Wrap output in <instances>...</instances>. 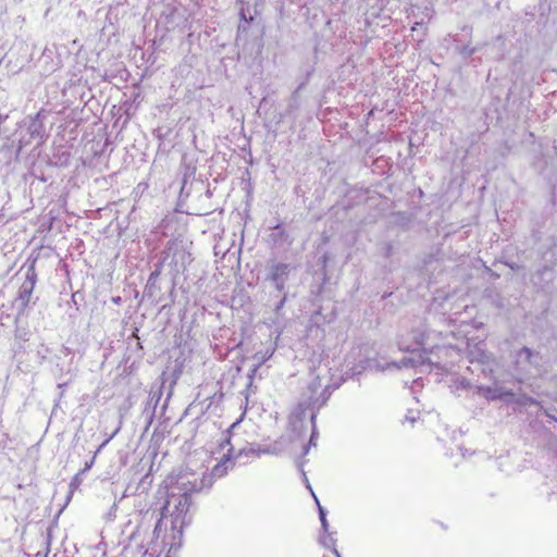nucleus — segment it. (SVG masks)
<instances>
[{
	"label": "nucleus",
	"mask_w": 557,
	"mask_h": 557,
	"mask_svg": "<svg viewBox=\"0 0 557 557\" xmlns=\"http://www.w3.org/2000/svg\"><path fill=\"white\" fill-rule=\"evenodd\" d=\"M193 242L188 240L182 235H178L168 240L164 249L161 252V260L163 263L170 259L169 267L171 274L176 277L186 271L187 267L193 262L194 257L191 253Z\"/></svg>",
	"instance_id": "1"
},
{
	"label": "nucleus",
	"mask_w": 557,
	"mask_h": 557,
	"mask_svg": "<svg viewBox=\"0 0 557 557\" xmlns=\"http://www.w3.org/2000/svg\"><path fill=\"white\" fill-rule=\"evenodd\" d=\"M413 344L406 345L403 341L398 342V346L400 350L409 351L410 356L403 357L398 362H393L392 364L398 369L401 368H428L432 370L433 368L445 369L444 366H441L438 360H433L432 358L424 357L421 352V347L424 345V334L413 332Z\"/></svg>",
	"instance_id": "2"
},
{
	"label": "nucleus",
	"mask_w": 557,
	"mask_h": 557,
	"mask_svg": "<svg viewBox=\"0 0 557 557\" xmlns=\"http://www.w3.org/2000/svg\"><path fill=\"white\" fill-rule=\"evenodd\" d=\"M557 256L554 251H546L537 268L532 272L530 281L537 289L549 293L556 278Z\"/></svg>",
	"instance_id": "3"
},
{
	"label": "nucleus",
	"mask_w": 557,
	"mask_h": 557,
	"mask_svg": "<svg viewBox=\"0 0 557 557\" xmlns=\"http://www.w3.org/2000/svg\"><path fill=\"white\" fill-rule=\"evenodd\" d=\"M220 446L222 448L230 446V448H228L227 453L224 454L222 460L213 467V469L210 473H203L202 478L200 479L199 482H197V480H195V482L191 483L193 491L201 492L205 488H210L214 482V479L224 476L227 473V470L231 467H233L232 453H233L234 448L231 445L230 430L227 431V434L224 435Z\"/></svg>",
	"instance_id": "4"
},
{
	"label": "nucleus",
	"mask_w": 557,
	"mask_h": 557,
	"mask_svg": "<svg viewBox=\"0 0 557 557\" xmlns=\"http://www.w3.org/2000/svg\"><path fill=\"white\" fill-rule=\"evenodd\" d=\"M37 282V273L34 263L30 264L24 276V281L18 287L16 296L13 301V306L16 309L15 322L25 314L26 309L29 305H35L38 297H34V289Z\"/></svg>",
	"instance_id": "5"
},
{
	"label": "nucleus",
	"mask_w": 557,
	"mask_h": 557,
	"mask_svg": "<svg viewBox=\"0 0 557 557\" xmlns=\"http://www.w3.org/2000/svg\"><path fill=\"white\" fill-rule=\"evenodd\" d=\"M543 357L539 351L524 346L516 352L515 370L523 376H533L541 373Z\"/></svg>",
	"instance_id": "6"
},
{
	"label": "nucleus",
	"mask_w": 557,
	"mask_h": 557,
	"mask_svg": "<svg viewBox=\"0 0 557 557\" xmlns=\"http://www.w3.org/2000/svg\"><path fill=\"white\" fill-rule=\"evenodd\" d=\"M265 271V281L269 282L278 293H283L292 272L296 271V267L287 262L269 260Z\"/></svg>",
	"instance_id": "7"
},
{
	"label": "nucleus",
	"mask_w": 557,
	"mask_h": 557,
	"mask_svg": "<svg viewBox=\"0 0 557 557\" xmlns=\"http://www.w3.org/2000/svg\"><path fill=\"white\" fill-rule=\"evenodd\" d=\"M191 492L194 491L190 487L180 496L178 502L175 505V509L171 513L173 528L180 525V528L183 529L184 527L190 524L191 516L188 515V512L191 506Z\"/></svg>",
	"instance_id": "8"
},
{
	"label": "nucleus",
	"mask_w": 557,
	"mask_h": 557,
	"mask_svg": "<svg viewBox=\"0 0 557 557\" xmlns=\"http://www.w3.org/2000/svg\"><path fill=\"white\" fill-rule=\"evenodd\" d=\"M162 267L163 261H159L154 264V270L150 273L144 289V297L157 302H159L162 298L161 286L159 283Z\"/></svg>",
	"instance_id": "9"
},
{
	"label": "nucleus",
	"mask_w": 557,
	"mask_h": 557,
	"mask_svg": "<svg viewBox=\"0 0 557 557\" xmlns=\"http://www.w3.org/2000/svg\"><path fill=\"white\" fill-rule=\"evenodd\" d=\"M342 382H336L324 386L315 396L308 395V406H312V411H319L323 406L326 405L332 393L339 388Z\"/></svg>",
	"instance_id": "10"
},
{
	"label": "nucleus",
	"mask_w": 557,
	"mask_h": 557,
	"mask_svg": "<svg viewBox=\"0 0 557 557\" xmlns=\"http://www.w3.org/2000/svg\"><path fill=\"white\" fill-rule=\"evenodd\" d=\"M475 389V393L479 396H482L487 400H503L505 403H508L509 399L507 398V396L511 395V389H506L504 387L476 385Z\"/></svg>",
	"instance_id": "11"
},
{
	"label": "nucleus",
	"mask_w": 557,
	"mask_h": 557,
	"mask_svg": "<svg viewBox=\"0 0 557 557\" xmlns=\"http://www.w3.org/2000/svg\"><path fill=\"white\" fill-rule=\"evenodd\" d=\"M468 349H469V360L472 364L478 366L482 362H487L493 356L484 349V342L481 341L475 343L473 347L470 345V341H468Z\"/></svg>",
	"instance_id": "12"
},
{
	"label": "nucleus",
	"mask_w": 557,
	"mask_h": 557,
	"mask_svg": "<svg viewBox=\"0 0 557 557\" xmlns=\"http://www.w3.org/2000/svg\"><path fill=\"white\" fill-rule=\"evenodd\" d=\"M421 352L424 357L432 358L433 360H438L441 362V366H444L445 369L436 368L437 370L442 372L447 371V366L443 363V358L447 357L449 352L451 351V346H433L430 349L425 347V344L421 347Z\"/></svg>",
	"instance_id": "13"
},
{
	"label": "nucleus",
	"mask_w": 557,
	"mask_h": 557,
	"mask_svg": "<svg viewBox=\"0 0 557 557\" xmlns=\"http://www.w3.org/2000/svg\"><path fill=\"white\" fill-rule=\"evenodd\" d=\"M27 131L32 138L42 140L46 137V128L42 121L41 112L32 117Z\"/></svg>",
	"instance_id": "14"
},
{
	"label": "nucleus",
	"mask_w": 557,
	"mask_h": 557,
	"mask_svg": "<svg viewBox=\"0 0 557 557\" xmlns=\"http://www.w3.org/2000/svg\"><path fill=\"white\" fill-rule=\"evenodd\" d=\"M15 323H18V321ZM30 335H32V333L27 327L20 326L18 324H16L15 330H14L15 347L18 350L25 349V343L29 341Z\"/></svg>",
	"instance_id": "15"
},
{
	"label": "nucleus",
	"mask_w": 557,
	"mask_h": 557,
	"mask_svg": "<svg viewBox=\"0 0 557 557\" xmlns=\"http://www.w3.org/2000/svg\"><path fill=\"white\" fill-rule=\"evenodd\" d=\"M313 72V69L307 72L306 79L299 84V86L293 91L292 96L288 99L287 109L289 112L298 109L299 107V91L305 88L307 85L311 74Z\"/></svg>",
	"instance_id": "16"
},
{
	"label": "nucleus",
	"mask_w": 557,
	"mask_h": 557,
	"mask_svg": "<svg viewBox=\"0 0 557 557\" xmlns=\"http://www.w3.org/2000/svg\"><path fill=\"white\" fill-rule=\"evenodd\" d=\"M507 398L509 399V401L507 404H515L519 407H528V406H533V405H539V401L531 397V396H528L527 394H518L516 395L512 391H511V395H508Z\"/></svg>",
	"instance_id": "17"
},
{
	"label": "nucleus",
	"mask_w": 557,
	"mask_h": 557,
	"mask_svg": "<svg viewBox=\"0 0 557 557\" xmlns=\"http://www.w3.org/2000/svg\"><path fill=\"white\" fill-rule=\"evenodd\" d=\"M336 532L323 533L319 536V543L324 548L330 549L335 557H342L336 548V539L333 536Z\"/></svg>",
	"instance_id": "18"
},
{
	"label": "nucleus",
	"mask_w": 557,
	"mask_h": 557,
	"mask_svg": "<svg viewBox=\"0 0 557 557\" xmlns=\"http://www.w3.org/2000/svg\"><path fill=\"white\" fill-rule=\"evenodd\" d=\"M271 237L274 243L284 245V244H290L289 234L280 225L277 224L274 227L273 233L271 234Z\"/></svg>",
	"instance_id": "19"
},
{
	"label": "nucleus",
	"mask_w": 557,
	"mask_h": 557,
	"mask_svg": "<svg viewBox=\"0 0 557 557\" xmlns=\"http://www.w3.org/2000/svg\"><path fill=\"white\" fill-rule=\"evenodd\" d=\"M315 420H317V411H311L310 422L312 425V431H311L309 443L306 446H304V455H307L309 453V449L311 446H315V440L318 438V430H317Z\"/></svg>",
	"instance_id": "20"
},
{
	"label": "nucleus",
	"mask_w": 557,
	"mask_h": 557,
	"mask_svg": "<svg viewBox=\"0 0 557 557\" xmlns=\"http://www.w3.org/2000/svg\"><path fill=\"white\" fill-rule=\"evenodd\" d=\"M494 359L493 357L491 359L487 360V362H482L478 366H475V368H478L481 373L483 374L484 377L486 379H492L493 377V372H494Z\"/></svg>",
	"instance_id": "21"
},
{
	"label": "nucleus",
	"mask_w": 557,
	"mask_h": 557,
	"mask_svg": "<svg viewBox=\"0 0 557 557\" xmlns=\"http://www.w3.org/2000/svg\"><path fill=\"white\" fill-rule=\"evenodd\" d=\"M456 51L462 59H468L479 51V47H470L469 45L457 46Z\"/></svg>",
	"instance_id": "22"
},
{
	"label": "nucleus",
	"mask_w": 557,
	"mask_h": 557,
	"mask_svg": "<svg viewBox=\"0 0 557 557\" xmlns=\"http://www.w3.org/2000/svg\"><path fill=\"white\" fill-rule=\"evenodd\" d=\"M160 398H161V391H159L158 393H153L150 396V399H149V401L147 404V407L145 408V412H147L148 411V407H152L150 416H149V422L152 420V418L154 416V411H156V408H157V405H158Z\"/></svg>",
	"instance_id": "23"
},
{
	"label": "nucleus",
	"mask_w": 557,
	"mask_h": 557,
	"mask_svg": "<svg viewBox=\"0 0 557 557\" xmlns=\"http://www.w3.org/2000/svg\"><path fill=\"white\" fill-rule=\"evenodd\" d=\"M311 408L312 409V406H308V398L305 399V400H301L297 408L295 409L294 411V416L299 420V421H302L305 419V416H306V411Z\"/></svg>",
	"instance_id": "24"
},
{
	"label": "nucleus",
	"mask_w": 557,
	"mask_h": 557,
	"mask_svg": "<svg viewBox=\"0 0 557 557\" xmlns=\"http://www.w3.org/2000/svg\"><path fill=\"white\" fill-rule=\"evenodd\" d=\"M152 482V476L150 474H145L140 482L137 484L136 488H135V493L137 494H141V493H145L148 487L150 486Z\"/></svg>",
	"instance_id": "25"
},
{
	"label": "nucleus",
	"mask_w": 557,
	"mask_h": 557,
	"mask_svg": "<svg viewBox=\"0 0 557 557\" xmlns=\"http://www.w3.org/2000/svg\"><path fill=\"white\" fill-rule=\"evenodd\" d=\"M371 360L370 359H362L359 360L358 364H355L350 368V371L352 372V375L360 374L363 370H367L368 368H371Z\"/></svg>",
	"instance_id": "26"
},
{
	"label": "nucleus",
	"mask_w": 557,
	"mask_h": 557,
	"mask_svg": "<svg viewBox=\"0 0 557 557\" xmlns=\"http://www.w3.org/2000/svg\"><path fill=\"white\" fill-rule=\"evenodd\" d=\"M322 388V383H321V379L319 376H314L310 383L308 384V393L309 395H313L315 396L319 391Z\"/></svg>",
	"instance_id": "27"
},
{
	"label": "nucleus",
	"mask_w": 557,
	"mask_h": 557,
	"mask_svg": "<svg viewBox=\"0 0 557 557\" xmlns=\"http://www.w3.org/2000/svg\"><path fill=\"white\" fill-rule=\"evenodd\" d=\"M287 299H288V293L284 290L282 298L274 306V313H275L276 318H280L282 315L281 311L284 308Z\"/></svg>",
	"instance_id": "28"
},
{
	"label": "nucleus",
	"mask_w": 557,
	"mask_h": 557,
	"mask_svg": "<svg viewBox=\"0 0 557 557\" xmlns=\"http://www.w3.org/2000/svg\"><path fill=\"white\" fill-rule=\"evenodd\" d=\"M265 361V357H262L258 360V362L256 364H253L252 369L250 370V372L248 373V379H249V384L248 386H251L252 384V379L256 376L260 366Z\"/></svg>",
	"instance_id": "29"
},
{
	"label": "nucleus",
	"mask_w": 557,
	"mask_h": 557,
	"mask_svg": "<svg viewBox=\"0 0 557 557\" xmlns=\"http://www.w3.org/2000/svg\"><path fill=\"white\" fill-rule=\"evenodd\" d=\"M455 384L456 387L460 389H470L472 387V383L466 377H458Z\"/></svg>",
	"instance_id": "30"
},
{
	"label": "nucleus",
	"mask_w": 557,
	"mask_h": 557,
	"mask_svg": "<svg viewBox=\"0 0 557 557\" xmlns=\"http://www.w3.org/2000/svg\"><path fill=\"white\" fill-rule=\"evenodd\" d=\"M106 443H103L92 455V457L90 458V460L86 461L85 462V466L84 468L79 471L81 473H85L87 472L88 470H90L95 463V460H96V456H97V453L100 450V448L104 445Z\"/></svg>",
	"instance_id": "31"
},
{
	"label": "nucleus",
	"mask_w": 557,
	"mask_h": 557,
	"mask_svg": "<svg viewBox=\"0 0 557 557\" xmlns=\"http://www.w3.org/2000/svg\"><path fill=\"white\" fill-rule=\"evenodd\" d=\"M82 474H83V473L77 472V473L74 475V478L71 480V482H70V490H71V493H72L74 490H76V488L81 485V483H82L81 475H82Z\"/></svg>",
	"instance_id": "32"
},
{
	"label": "nucleus",
	"mask_w": 557,
	"mask_h": 557,
	"mask_svg": "<svg viewBox=\"0 0 557 557\" xmlns=\"http://www.w3.org/2000/svg\"><path fill=\"white\" fill-rule=\"evenodd\" d=\"M319 261L322 263V269H323V273H322V280H323V283H325L327 281V276H326V272H325V268H326V264H327V261H329V255L327 253H323Z\"/></svg>",
	"instance_id": "33"
},
{
	"label": "nucleus",
	"mask_w": 557,
	"mask_h": 557,
	"mask_svg": "<svg viewBox=\"0 0 557 557\" xmlns=\"http://www.w3.org/2000/svg\"><path fill=\"white\" fill-rule=\"evenodd\" d=\"M297 468L301 471L304 483H306V486L310 490L311 494L313 495L314 492L312 491L311 485L309 483V480H308V478L306 475V472L304 471V461H298L297 462Z\"/></svg>",
	"instance_id": "34"
},
{
	"label": "nucleus",
	"mask_w": 557,
	"mask_h": 557,
	"mask_svg": "<svg viewBox=\"0 0 557 557\" xmlns=\"http://www.w3.org/2000/svg\"><path fill=\"white\" fill-rule=\"evenodd\" d=\"M313 498L315 500V504L318 506V511H319V519H326V515H327V511L325 508H323L318 499V497L315 496V494H313Z\"/></svg>",
	"instance_id": "35"
},
{
	"label": "nucleus",
	"mask_w": 557,
	"mask_h": 557,
	"mask_svg": "<svg viewBox=\"0 0 557 557\" xmlns=\"http://www.w3.org/2000/svg\"><path fill=\"white\" fill-rule=\"evenodd\" d=\"M320 522H321V529H322L323 533H325V534L330 533L327 518L321 519Z\"/></svg>",
	"instance_id": "36"
},
{
	"label": "nucleus",
	"mask_w": 557,
	"mask_h": 557,
	"mask_svg": "<svg viewBox=\"0 0 557 557\" xmlns=\"http://www.w3.org/2000/svg\"><path fill=\"white\" fill-rule=\"evenodd\" d=\"M405 419L411 423H413L416 420H417V416L413 414V411L412 410H409L408 413L406 414Z\"/></svg>",
	"instance_id": "37"
},
{
	"label": "nucleus",
	"mask_w": 557,
	"mask_h": 557,
	"mask_svg": "<svg viewBox=\"0 0 557 557\" xmlns=\"http://www.w3.org/2000/svg\"><path fill=\"white\" fill-rule=\"evenodd\" d=\"M506 265H508L512 271H519L522 267L515 263V262H506Z\"/></svg>",
	"instance_id": "38"
},
{
	"label": "nucleus",
	"mask_w": 557,
	"mask_h": 557,
	"mask_svg": "<svg viewBox=\"0 0 557 557\" xmlns=\"http://www.w3.org/2000/svg\"><path fill=\"white\" fill-rule=\"evenodd\" d=\"M485 270H486V272H487L491 276H493V277H495V278H498V277H499V274H497V273L493 272L490 268L485 267Z\"/></svg>",
	"instance_id": "39"
},
{
	"label": "nucleus",
	"mask_w": 557,
	"mask_h": 557,
	"mask_svg": "<svg viewBox=\"0 0 557 557\" xmlns=\"http://www.w3.org/2000/svg\"><path fill=\"white\" fill-rule=\"evenodd\" d=\"M552 150H553L554 156L557 159V140L553 141Z\"/></svg>",
	"instance_id": "40"
},
{
	"label": "nucleus",
	"mask_w": 557,
	"mask_h": 557,
	"mask_svg": "<svg viewBox=\"0 0 557 557\" xmlns=\"http://www.w3.org/2000/svg\"><path fill=\"white\" fill-rule=\"evenodd\" d=\"M66 386V383H60L58 384V388L61 389V393H60V397L63 395L64 393V387Z\"/></svg>",
	"instance_id": "41"
},
{
	"label": "nucleus",
	"mask_w": 557,
	"mask_h": 557,
	"mask_svg": "<svg viewBox=\"0 0 557 557\" xmlns=\"http://www.w3.org/2000/svg\"><path fill=\"white\" fill-rule=\"evenodd\" d=\"M168 507H169V500H166V502H165V504H164V505L162 506V508H161V515H162V516L164 515V511H165V510H166V511L169 510V508H168Z\"/></svg>",
	"instance_id": "42"
},
{
	"label": "nucleus",
	"mask_w": 557,
	"mask_h": 557,
	"mask_svg": "<svg viewBox=\"0 0 557 557\" xmlns=\"http://www.w3.org/2000/svg\"><path fill=\"white\" fill-rule=\"evenodd\" d=\"M545 158H546V159H545V164H546V165H549V164H550V165H554L553 160H552V161H549V160H548V159L550 158L549 156H546Z\"/></svg>",
	"instance_id": "43"
},
{
	"label": "nucleus",
	"mask_w": 557,
	"mask_h": 557,
	"mask_svg": "<svg viewBox=\"0 0 557 557\" xmlns=\"http://www.w3.org/2000/svg\"><path fill=\"white\" fill-rule=\"evenodd\" d=\"M422 24H423L422 22H416L411 29L416 30L418 28V26H421Z\"/></svg>",
	"instance_id": "44"
},
{
	"label": "nucleus",
	"mask_w": 557,
	"mask_h": 557,
	"mask_svg": "<svg viewBox=\"0 0 557 557\" xmlns=\"http://www.w3.org/2000/svg\"><path fill=\"white\" fill-rule=\"evenodd\" d=\"M243 454H245V449H240L238 454L235 456V458H239Z\"/></svg>",
	"instance_id": "45"
},
{
	"label": "nucleus",
	"mask_w": 557,
	"mask_h": 557,
	"mask_svg": "<svg viewBox=\"0 0 557 557\" xmlns=\"http://www.w3.org/2000/svg\"><path fill=\"white\" fill-rule=\"evenodd\" d=\"M38 356H40L41 358H45V355H44V350H38L37 351Z\"/></svg>",
	"instance_id": "46"
},
{
	"label": "nucleus",
	"mask_w": 557,
	"mask_h": 557,
	"mask_svg": "<svg viewBox=\"0 0 557 557\" xmlns=\"http://www.w3.org/2000/svg\"><path fill=\"white\" fill-rule=\"evenodd\" d=\"M120 300H121V298H120V297L113 298V301H114L115 304L120 302Z\"/></svg>",
	"instance_id": "47"
},
{
	"label": "nucleus",
	"mask_w": 557,
	"mask_h": 557,
	"mask_svg": "<svg viewBox=\"0 0 557 557\" xmlns=\"http://www.w3.org/2000/svg\"><path fill=\"white\" fill-rule=\"evenodd\" d=\"M2 216V214H0V218Z\"/></svg>",
	"instance_id": "48"
},
{
	"label": "nucleus",
	"mask_w": 557,
	"mask_h": 557,
	"mask_svg": "<svg viewBox=\"0 0 557 557\" xmlns=\"http://www.w3.org/2000/svg\"><path fill=\"white\" fill-rule=\"evenodd\" d=\"M556 421H557V419H556Z\"/></svg>",
	"instance_id": "49"
}]
</instances>
